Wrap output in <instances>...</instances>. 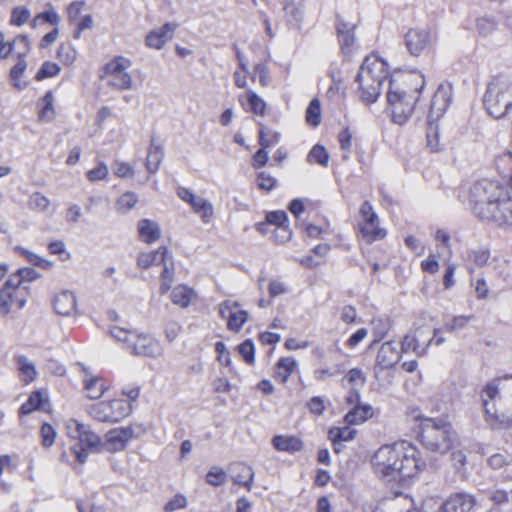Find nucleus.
I'll return each instance as SVG.
<instances>
[{"label":"nucleus","mask_w":512,"mask_h":512,"mask_svg":"<svg viewBox=\"0 0 512 512\" xmlns=\"http://www.w3.org/2000/svg\"><path fill=\"white\" fill-rule=\"evenodd\" d=\"M337 37H338V42H339V45L341 48V52L344 56V61H349L350 56L352 54V47L355 42V33L354 32L343 33V34L337 35Z\"/></svg>","instance_id":"nucleus-47"},{"label":"nucleus","mask_w":512,"mask_h":512,"mask_svg":"<svg viewBox=\"0 0 512 512\" xmlns=\"http://www.w3.org/2000/svg\"><path fill=\"white\" fill-rule=\"evenodd\" d=\"M258 143L267 144V149L279 143L281 135L277 131L267 129L262 122H258Z\"/></svg>","instance_id":"nucleus-40"},{"label":"nucleus","mask_w":512,"mask_h":512,"mask_svg":"<svg viewBox=\"0 0 512 512\" xmlns=\"http://www.w3.org/2000/svg\"><path fill=\"white\" fill-rule=\"evenodd\" d=\"M298 366L297 360L292 356L280 357L275 364V371L273 377L275 380L284 384L288 381L289 377Z\"/></svg>","instance_id":"nucleus-27"},{"label":"nucleus","mask_w":512,"mask_h":512,"mask_svg":"<svg viewBox=\"0 0 512 512\" xmlns=\"http://www.w3.org/2000/svg\"><path fill=\"white\" fill-rule=\"evenodd\" d=\"M329 153L322 144H315L307 155V162L316 163L322 167H326L329 162Z\"/></svg>","instance_id":"nucleus-39"},{"label":"nucleus","mask_w":512,"mask_h":512,"mask_svg":"<svg viewBox=\"0 0 512 512\" xmlns=\"http://www.w3.org/2000/svg\"><path fill=\"white\" fill-rule=\"evenodd\" d=\"M472 317L464 315L454 316L450 322L445 323L444 329L450 333L461 330L467 326Z\"/></svg>","instance_id":"nucleus-59"},{"label":"nucleus","mask_w":512,"mask_h":512,"mask_svg":"<svg viewBox=\"0 0 512 512\" xmlns=\"http://www.w3.org/2000/svg\"><path fill=\"white\" fill-rule=\"evenodd\" d=\"M269 161V154L267 151V144L260 145V148L252 156V167L260 169L267 165Z\"/></svg>","instance_id":"nucleus-58"},{"label":"nucleus","mask_w":512,"mask_h":512,"mask_svg":"<svg viewBox=\"0 0 512 512\" xmlns=\"http://www.w3.org/2000/svg\"><path fill=\"white\" fill-rule=\"evenodd\" d=\"M37 18H41L43 23H48L54 27H57L60 23V16L51 3H46L44 11L38 13Z\"/></svg>","instance_id":"nucleus-53"},{"label":"nucleus","mask_w":512,"mask_h":512,"mask_svg":"<svg viewBox=\"0 0 512 512\" xmlns=\"http://www.w3.org/2000/svg\"><path fill=\"white\" fill-rule=\"evenodd\" d=\"M131 66V61L123 56H115L104 65V71L111 77L125 72Z\"/></svg>","instance_id":"nucleus-38"},{"label":"nucleus","mask_w":512,"mask_h":512,"mask_svg":"<svg viewBox=\"0 0 512 512\" xmlns=\"http://www.w3.org/2000/svg\"><path fill=\"white\" fill-rule=\"evenodd\" d=\"M57 436L55 428L49 422H43L40 427L41 445L44 448H50Z\"/></svg>","instance_id":"nucleus-49"},{"label":"nucleus","mask_w":512,"mask_h":512,"mask_svg":"<svg viewBox=\"0 0 512 512\" xmlns=\"http://www.w3.org/2000/svg\"><path fill=\"white\" fill-rule=\"evenodd\" d=\"M15 251L22 255L31 265L43 270H50L54 265L52 261L47 260L22 246H16Z\"/></svg>","instance_id":"nucleus-34"},{"label":"nucleus","mask_w":512,"mask_h":512,"mask_svg":"<svg viewBox=\"0 0 512 512\" xmlns=\"http://www.w3.org/2000/svg\"><path fill=\"white\" fill-rule=\"evenodd\" d=\"M191 208L196 214L201 216V219L205 223L209 222L213 216V205L205 198L198 197L196 201L192 203Z\"/></svg>","instance_id":"nucleus-41"},{"label":"nucleus","mask_w":512,"mask_h":512,"mask_svg":"<svg viewBox=\"0 0 512 512\" xmlns=\"http://www.w3.org/2000/svg\"><path fill=\"white\" fill-rule=\"evenodd\" d=\"M107 175L108 167L104 162H99V164L95 168L89 170L86 173V177L90 182L103 180L107 177Z\"/></svg>","instance_id":"nucleus-64"},{"label":"nucleus","mask_w":512,"mask_h":512,"mask_svg":"<svg viewBox=\"0 0 512 512\" xmlns=\"http://www.w3.org/2000/svg\"><path fill=\"white\" fill-rule=\"evenodd\" d=\"M373 407L368 403H362L352 408L344 415V421L348 425H359L373 416Z\"/></svg>","instance_id":"nucleus-24"},{"label":"nucleus","mask_w":512,"mask_h":512,"mask_svg":"<svg viewBox=\"0 0 512 512\" xmlns=\"http://www.w3.org/2000/svg\"><path fill=\"white\" fill-rule=\"evenodd\" d=\"M452 101V87L450 85L440 84L435 91L430 104V110L427 116V146L432 152L441 150L439 147V133L437 125L434 123L442 117L449 108Z\"/></svg>","instance_id":"nucleus-5"},{"label":"nucleus","mask_w":512,"mask_h":512,"mask_svg":"<svg viewBox=\"0 0 512 512\" xmlns=\"http://www.w3.org/2000/svg\"><path fill=\"white\" fill-rule=\"evenodd\" d=\"M272 447L278 452L295 454L304 448V442L296 435L277 434L271 439Z\"/></svg>","instance_id":"nucleus-18"},{"label":"nucleus","mask_w":512,"mask_h":512,"mask_svg":"<svg viewBox=\"0 0 512 512\" xmlns=\"http://www.w3.org/2000/svg\"><path fill=\"white\" fill-rule=\"evenodd\" d=\"M359 212L365 222V225L361 226L360 230L367 243L385 238L387 232L378 226V215L369 201L366 200L362 203Z\"/></svg>","instance_id":"nucleus-10"},{"label":"nucleus","mask_w":512,"mask_h":512,"mask_svg":"<svg viewBox=\"0 0 512 512\" xmlns=\"http://www.w3.org/2000/svg\"><path fill=\"white\" fill-rule=\"evenodd\" d=\"M100 379L98 377L92 376L84 381V389L89 392L88 397L90 399H98L100 398L106 388L103 386V384L99 385Z\"/></svg>","instance_id":"nucleus-50"},{"label":"nucleus","mask_w":512,"mask_h":512,"mask_svg":"<svg viewBox=\"0 0 512 512\" xmlns=\"http://www.w3.org/2000/svg\"><path fill=\"white\" fill-rule=\"evenodd\" d=\"M220 317L226 319V325L229 331L238 333L248 321L249 313L246 310H237L236 312L229 311L225 313L224 316Z\"/></svg>","instance_id":"nucleus-31"},{"label":"nucleus","mask_w":512,"mask_h":512,"mask_svg":"<svg viewBox=\"0 0 512 512\" xmlns=\"http://www.w3.org/2000/svg\"><path fill=\"white\" fill-rule=\"evenodd\" d=\"M137 230L140 240L146 244L156 242L161 236V229L158 223L147 218L138 221Z\"/></svg>","instance_id":"nucleus-22"},{"label":"nucleus","mask_w":512,"mask_h":512,"mask_svg":"<svg viewBox=\"0 0 512 512\" xmlns=\"http://www.w3.org/2000/svg\"><path fill=\"white\" fill-rule=\"evenodd\" d=\"M245 110L257 116H264L266 112V102L253 90H248L245 99H240Z\"/></svg>","instance_id":"nucleus-28"},{"label":"nucleus","mask_w":512,"mask_h":512,"mask_svg":"<svg viewBox=\"0 0 512 512\" xmlns=\"http://www.w3.org/2000/svg\"><path fill=\"white\" fill-rule=\"evenodd\" d=\"M388 67V62L374 53L363 60L355 76V82L359 84L361 100L366 104H372L378 100L383 82L389 81L390 76H393L389 73Z\"/></svg>","instance_id":"nucleus-3"},{"label":"nucleus","mask_w":512,"mask_h":512,"mask_svg":"<svg viewBox=\"0 0 512 512\" xmlns=\"http://www.w3.org/2000/svg\"><path fill=\"white\" fill-rule=\"evenodd\" d=\"M387 104L391 108V121L404 125L412 116L418 97L409 95L406 90L395 87V79L390 76L387 91Z\"/></svg>","instance_id":"nucleus-6"},{"label":"nucleus","mask_w":512,"mask_h":512,"mask_svg":"<svg viewBox=\"0 0 512 512\" xmlns=\"http://www.w3.org/2000/svg\"><path fill=\"white\" fill-rule=\"evenodd\" d=\"M269 68L266 61H260L254 65V74L251 76V80H256V74L259 76V83L262 87H266L269 84Z\"/></svg>","instance_id":"nucleus-55"},{"label":"nucleus","mask_w":512,"mask_h":512,"mask_svg":"<svg viewBox=\"0 0 512 512\" xmlns=\"http://www.w3.org/2000/svg\"><path fill=\"white\" fill-rule=\"evenodd\" d=\"M37 105L39 122H52L55 119L56 111L54 108V95L52 90H47L43 97L40 98Z\"/></svg>","instance_id":"nucleus-26"},{"label":"nucleus","mask_w":512,"mask_h":512,"mask_svg":"<svg viewBox=\"0 0 512 512\" xmlns=\"http://www.w3.org/2000/svg\"><path fill=\"white\" fill-rule=\"evenodd\" d=\"M498 20L492 15H484L476 19V29L481 37H488L497 30Z\"/></svg>","instance_id":"nucleus-37"},{"label":"nucleus","mask_w":512,"mask_h":512,"mask_svg":"<svg viewBox=\"0 0 512 512\" xmlns=\"http://www.w3.org/2000/svg\"><path fill=\"white\" fill-rule=\"evenodd\" d=\"M482 406L485 413V420L493 429H503V427H512V418L504 413L498 414L495 406L490 404L487 399H482Z\"/></svg>","instance_id":"nucleus-20"},{"label":"nucleus","mask_w":512,"mask_h":512,"mask_svg":"<svg viewBox=\"0 0 512 512\" xmlns=\"http://www.w3.org/2000/svg\"><path fill=\"white\" fill-rule=\"evenodd\" d=\"M75 50L70 45L60 44L57 49V57L64 65H70L74 62L76 56Z\"/></svg>","instance_id":"nucleus-61"},{"label":"nucleus","mask_w":512,"mask_h":512,"mask_svg":"<svg viewBox=\"0 0 512 512\" xmlns=\"http://www.w3.org/2000/svg\"><path fill=\"white\" fill-rule=\"evenodd\" d=\"M106 442L110 446L107 450L108 451H122L126 448L127 443L124 441V438H122V435L118 431L117 428L110 429L106 435Z\"/></svg>","instance_id":"nucleus-44"},{"label":"nucleus","mask_w":512,"mask_h":512,"mask_svg":"<svg viewBox=\"0 0 512 512\" xmlns=\"http://www.w3.org/2000/svg\"><path fill=\"white\" fill-rule=\"evenodd\" d=\"M52 305L56 314L67 317L76 311L77 299L73 291L62 290L54 296Z\"/></svg>","instance_id":"nucleus-19"},{"label":"nucleus","mask_w":512,"mask_h":512,"mask_svg":"<svg viewBox=\"0 0 512 512\" xmlns=\"http://www.w3.org/2000/svg\"><path fill=\"white\" fill-rule=\"evenodd\" d=\"M464 203L479 221L499 228H512V196L502 182L488 178L475 181Z\"/></svg>","instance_id":"nucleus-1"},{"label":"nucleus","mask_w":512,"mask_h":512,"mask_svg":"<svg viewBox=\"0 0 512 512\" xmlns=\"http://www.w3.org/2000/svg\"><path fill=\"white\" fill-rule=\"evenodd\" d=\"M265 220L270 225L275 226L277 229L289 227V217L284 210L269 211L265 215Z\"/></svg>","instance_id":"nucleus-45"},{"label":"nucleus","mask_w":512,"mask_h":512,"mask_svg":"<svg viewBox=\"0 0 512 512\" xmlns=\"http://www.w3.org/2000/svg\"><path fill=\"white\" fill-rule=\"evenodd\" d=\"M164 158V147L162 144H156L155 136H151L150 145L148 148L147 158H146V170L150 174L156 173L162 160Z\"/></svg>","instance_id":"nucleus-25"},{"label":"nucleus","mask_w":512,"mask_h":512,"mask_svg":"<svg viewBox=\"0 0 512 512\" xmlns=\"http://www.w3.org/2000/svg\"><path fill=\"white\" fill-rule=\"evenodd\" d=\"M110 335L119 342L125 344V348H129L134 332L128 331L124 328L114 326L110 329Z\"/></svg>","instance_id":"nucleus-60"},{"label":"nucleus","mask_w":512,"mask_h":512,"mask_svg":"<svg viewBox=\"0 0 512 512\" xmlns=\"http://www.w3.org/2000/svg\"><path fill=\"white\" fill-rule=\"evenodd\" d=\"M16 363L18 366L19 376L24 384L33 382L37 377V370L35 365L28 360L24 355L16 357Z\"/></svg>","instance_id":"nucleus-30"},{"label":"nucleus","mask_w":512,"mask_h":512,"mask_svg":"<svg viewBox=\"0 0 512 512\" xmlns=\"http://www.w3.org/2000/svg\"><path fill=\"white\" fill-rule=\"evenodd\" d=\"M226 480H227L226 471L223 468L218 467V466L211 467L205 476L206 483L213 487L222 486L223 484H225Z\"/></svg>","instance_id":"nucleus-46"},{"label":"nucleus","mask_w":512,"mask_h":512,"mask_svg":"<svg viewBox=\"0 0 512 512\" xmlns=\"http://www.w3.org/2000/svg\"><path fill=\"white\" fill-rule=\"evenodd\" d=\"M400 359L401 353L398 351L396 343L394 341H387L381 345L377 353L376 365L381 370H388L393 368Z\"/></svg>","instance_id":"nucleus-16"},{"label":"nucleus","mask_w":512,"mask_h":512,"mask_svg":"<svg viewBox=\"0 0 512 512\" xmlns=\"http://www.w3.org/2000/svg\"><path fill=\"white\" fill-rule=\"evenodd\" d=\"M404 44L414 57H419L429 51L431 47V34L429 30L411 28L404 35Z\"/></svg>","instance_id":"nucleus-12"},{"label":"nucleus","mask_w":512,"mask_h":512,"mask_svg":"<svg viewBox=\"0 0 512 512\" xmlns=\"http://www.w3.org/2000/svg\"><path fill=\"white\" fill-rule=\"evenodd\" d=\"M371 465L380 479L408 487L426 468V461L416 446L403 441L381 446L372 456Z\"/></svg>","instance_id":"nucleus-2"},{"label":"nucleus","mask_w":512,"mask_h":512,"mask_svg":"<svg viewBox=\"0 0 512 512\" xmlns=\"http://www.w3.org/2000/svg\"><path fill=\"white\" fill-rule=\"evenodd\" d=\"M193 294L194 290L192 288L187 285H178L171 292V301L175 305L186 308L190 305Z\"/></svg>","instance_id":"nucleus-35"},{"label":"nucleus","mask_w":512,"mask_h":512,"mask_svg":"<svg viewBox=\"0 0 512 512\" xmlns=\"http://www.w3.org/2000/svg\"><path fill=\"white\" fill-rule=\"evenodd\" d=\"M287 23L294 28H300L303 20V10L294 0H280Z\"/></svg>","instance_id":"nucleus-29"},{"label":"nucleus","mask_w":512,"mask_h":512,"mask_svg":"<svg viewBox=\"0 0 512 512\" xmlns=\"http://www.w3.org/2000/svg\"><path fill=\"white\" fill-rule=\"evenodd\" d=\"M36 411L50 412V397L46 388L32 391L27 400L18 408V416L24 417Z\"/></svg>","instance_id":"nucleus-13"},{"label":"nucleus","mask_w":512,"mask_h":512,"mask_svg":"<svg viewBox=\"0 0 512 512\" xmlns=\"http://www.w3.org/2000/svg\"><path fill=\"white\" fill-rule=\"evenodd\" d=\"M109 85L118 90H128L132 86V77L128 72L115 75L109 81Z\"/></svg>","instance_id":"nucleus-56"},{"label":"nucleus","mask_w":512,"mask_h":512,"mask_svg":"<svg viewBox=\"0 0 512 512\" xmlns=\"http://www.w3.org/2000/svg\"><path fill=\"white\" fill-rule=\"evenodd\" d=\"M322 113H321V102L318 98L310 100L305 110V121L312 127L316 128L321 124Z\"/></svg>","instance_id":"nucleus-33"},{"label":"nucleus","mask_w":512,"mask_h":512,"mask_svg":"<svg viewBox=\"0 0 512 512\" xmlns=\"http://www.w3.org/2000/svg\"><path fill=\"white\" fill-rule=\"evenodd\" d=\"M128 350L135 356L156 357L160 354V345L150 335L134 332Z\"/></svg>","instance_id":"nucleus-14"},{"label":"nucleus","mask_w":512,"mask_h":512,"mask_svg":"<svg viewBox=\"0 0 512 512\" xmlns=\"http://www.w3.org/2000/svg\"><path fill=\"white\" fill-rule=\"evenodd\" d=\"M237 353L247 365H254L256 360V347L251 338L243 340L236 346Z\"/></svg>","instance_id":"nucleus-36"},{"label":"nucleus","mask_w":512,"mask_h":512,"mask_svg":"<svg viewBox=\"0 0 512 512\" xmlns=\"http://www.w3.org/2000/svg\"><path fill=\"white\" fill-rule=\"evenodd\" d=\"M138 202V196L134 192H125L123 193L116 201V207L119 211H129L131 210L136 203Z\"/></svg>","instance_id":"nucleus-54"},{"label":"nucleus","mask_w":512,"mask_h":512,"mask_svg":"<svg viewBox=\"0 0 512 512\" xmlns=\"http://www.w3.org/2000/svg\"><path fill=\"white\" fill-rule=\"evenodd\" d=\"M169 254L166 246H161L151 252H141L137 257V266L141 269H149L153 265L164 263Z\"/></svg>","instance_id":"nucleus-23"},{"label":"nucleus","mask_w":512,"mask_h":512,"mask_svg":"<svg viewBox=\"0 0 512 512\" xmlns=\"http://www.w3.org/2000/svg\"><path fill=\"white\" fill-rule=\"evenodd\" d=\"M31 15L26 6H16L11 11L10 25L20 27L24 25Z\"/></svg>","instance_id":"nucleus-48"},{"label":"nucleus","mask_w":512,"mask_h":512,"mask_svg":"<svg viewBox=\"0 0 512 512\" xmlns=\"http://www.w3.org/2000/svg\"><path fill=\"white\" fill-rule=\"evenodd\" d=\"M16 40H18V44L22 46L23 51L17 53V62L9 71V78L11 81V85L18 91L24 90L27 86V82H21L20 78L23 76L24 72L27 69V61L26 56L31 50V43L28 35L19 34L16 36Z\"/></svg>","instance_id":"nucleus-11"},{"label":"nucleus","mask_w":512,"mask_h":512,"mask_svg":"<svg viewBox=\"0 0 512 512\" xmlns=\"http://www.w3.org/2000/svg\"><path fill=\"white\" fill-rule=\"evenodd\" d=\"M418 438L427 450L445 454L452 449L457 434L452 424L444 419L421 418Z\"/></svg>","instance_id":"nucleus-4"},{"label":"nucleus","mask_w":512,"mask_h":512,"mask_svg":"<svg viewBox=\"0 0 512 512\" xmlns=\"http://www.w3.org/2000/svg\"><path fill=\"white\" fill-rule=\"evenodd\" d=\"M75 423V437L78 441L71 447V451L75 456V460L79 464L87 461L89 453L100 452L104 447L101 437L90 428L78 421Z\"/></svg>","instance_id":"nucleus-8"},{"label":"nucleus","mask_w":512,"mask_h":512,"mask_svg":"<svg viewBox=\"0 0 512 512\" xmlns=\"http://www.w3.org/2000/svg\"><path fill=\"white\" fill-rule=\"evenodd\" d=\"M256 180L259 189L266 192H270L278 186V180L266 171L258 172Z\"/></svg>","instance_id":"nucleus-51"},{"label":"nucleus","mask_w":512,"mask_h":512,"mask_svg":"<svg viewBox=\"0 0 512 512\" xmlns=\"http://www.w3.org/2000/svg\"><path fill=\"white\" fill-rule=\"evenodd\" d=\"M512 84L500 81L491 82L487 85L483 96V104L488 112L495 119H501L512 111V100H507L506 95L510 93Z\"/></svg>","instance_id":"nucleus-7"},{"label":"nucleus","mask_w":512,"mask_h":512,"mask_svg":"<svg viewBox=\"0 0 512 512\" xmlns=\"http://www.w3.org/2000/svg\"><path fill=\"white\" fill-rule=\"evenodd\" d=\"M132 412V405L125 399H113L100 401L90 407V415L106 423H116L127 417Z\"/></svg>","instance_id":"nucleus-9"},{"label":"nucleus","mask_w":512,"mask_h":512,"mask_svg":"<svg viewBox=\"0 0 512 512\" xmlns=\"http://www.w3.org/2000/svg\"><path fill=\"white\" fill-rule=\"evenodd\" d=\"M401 351L400 353H407L408 351H414L418 356H423L427 347H424L421 351H419V342L418 339L410 334H406L401 341Z\"/></svg>","instance_id":"nucleus-52"},{"label":"nucleus","mask_w":512,"mask_h":512,"mask_svg":"<svg viewBox=\"0 0 512 512\" xmlns=\"http://www.w3.org/2000/svg\"><path fill=\"white\" fill-rule=\"evenodd\" d=\"M117 429L126 443H128L132 438L138 437L140 434L145 432V429L141 424L118 427Z\"/></svg>","instance_id":"nucleus-62"},{"label":"nucleus","mask_w":512,"mask_h":512,"mask_svg":"<svg viewBox=\"0 0 512 512\" xmlns=\"http://www.w3.org/2000/svg\"><path fill=\"white\" fill-rule=\"evenodd\" d=\"M18 286L13 282V279L8 278L0 288V314L7 316L12 309L15 296L18 292Z\"/></svg>","instance_id":"nucleus-21"},{"label":"nucleus","mask_w":512,"mask_h":512,"mask_svg":"<svg viewBox=\"0 0 512 512\" xmlns=\"http://www.w3.org/2000/svg\"><path fill=\"white\" fill-rule=\"evenodd\" d=\"M476 503L474 495L465 491L455 492L443 502L440 512H473Z\"/></svg>","instance_id":"nucleus-15"},{"label":"nucleus","mask_w":512,"mask_h":512,"mask_svg":"<svg viewBox=\"0 0 512 512\" xmlns=\"http://www.w3.org/2000/svg\"><path fill=\"white\" fill-rule=\"evenodd\" d=\"M41 277V274L32 267H21L12 273L9 278L13 279V282L22 288L23 283H31Z\"/></svg>","instance_id":"nucleus-32"},{"label":"nucleus","mask_w":512,"mask_h":512,"mask_svg":"<svg viewBox=\"0 0 512 512\" xmlns=\"http://www.w3.org/2000/svg\"><path fill=\"white\" fill-rule=\"evenodd\" d=\"M117 429L126 443H128L132 438L138 437L140 434L145 432V429L141 424L118 427Z\"/></svg>","instance_id":"nucleus-63"},{"label":"nucleus","mask_w":512,"mask_h":512,"mask_svg":"<svg viewBox=\"0 0 512 512\" xmlns=\"http://www.w3.org/2000/svg\"><path fill=\"white\" fill-rule=\"evenodd\" d=\"M60 72L61 67L56 62L44 61L36 72L34 79L40 82L48 78L56 77Z\"/></svg>","instance_id":"nucleus-42"},{"label":"nucleus","mask_w":512,"mask_h":512,"mask_svg":"<svg viewBox=\"0 0 512 512\" xmlns=\"http://www.w3.org/2000/svg\"><path fill=\"white\" fill-rule=\"evenodd\" d=\"M47 248L50 254L60 256L61 261L70 259V253L67 252L65 243L62 240L50 241Z\"/></svg>","instance_id":"nucleus-57"},{"label":"nucleus","mask_w":512,"mask_h":512,"mask_svg":"<svg viewBox=\"0 0 512 512\" xmlns=\"http://www.w3.org/2000/svg\"><path fill=\"white\" fill-rule=\"evenodd\" d=\"M175 24L165 22L160 28L151 30L145 37V44L149 48L160 50L166 42L173 37Z\"/></svg>","instance_id":"nucleus-17"},{"label":"nucleus","mask_w":512,"mask_h":512,"mask_svg":"<svg viewBox=\"0 0 512 512\" xmlns=\"http://www.w3.org/2000/svg\"><path fill=\"white\" fill-rule=\"evenodd\" d=\"M357 431L350 427H332L328 432L329 440L348 442L355 438Z\"/></svg>","instance_id":"nucleus-43"}]
</instances>
